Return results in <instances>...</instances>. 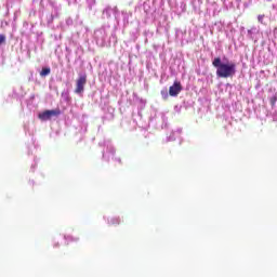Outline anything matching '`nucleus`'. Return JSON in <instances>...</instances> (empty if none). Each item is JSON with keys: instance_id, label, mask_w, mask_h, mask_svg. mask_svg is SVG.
<instances>
[{"instance_id": "obj_1", "label": "nucleus", "mask_w": 277, "mask_h": 277, "mask_svg": "<svg viewBox=\"0 0 277 277\" xmlns=\"http://www.w3.org/2000/svg\"><path fill=\"white\" fill-rule=\"evenodd\" d=\"M212 66L216 68V77L219 79H228L235 77L237 72V65L235 63H222V58L215 57Z\"/></svg>"}, {"instance_id": "obj_2", "label": "nucleus", "mask_w": 277, "mask_h": 277, "mask_svg": "<svg viewBox=\"0 0 277 277\" xmlns=\"http://www.w3.org/2000/svg\"><path fill=\"white\" fill-rule=\"evenodd\" d=\"M85 83H88V76L87 75H80L78 79L76 80V94H83L85 90Z\"/></svg>"}, {"instance_id": "obj_3", "label": "nucleus", "mask_w": 277, "mask_h": 277, "mask_svg": "<svg viewBox=\"0 0 277 277\" xmlns=\"http://www.w3.org/2000/svg\"><path fill=\"white\" fill-rule=\"evenodd\" d=\"M60 114H62V110H60V108L53 110H45L39 114V119L43 121L51 120L53 116H60Z\"/></svg>"}, {"instance_id": "obj_4", "label": "nucleus", "mask_w": 277, "mask_h": 277, "mask_svg": "<svg viewBox=\"0 0 277 277\" xmlns=\"http://www.w3.org/2000/svg\"><path fill=\"white\" fill-rule=\"evenodd\" d=\"M183 91V85L179 81H174L173 85L169 88V94L171 96H179Z\"/></svg>"}, {"instance_id": "obj_5", "label": "nucleus", "mask_w": 277, "mask_h": 277, "mask_svg": "<svg viewBox=\"0 0 277 277\" xmlns=\"http://www.w3.org/2000/svg\"><path fill=\"white\" fill-rule=\"evenodd\" d=\"M49 75H51V68L44 67V68L41 69L40 77H47Z\"/></svg>"}, {"instance_id": "obj_6", "label": "nucleus", "mask_w": 277, "mask_h": 277, "mask_svg": "<svg viewBox=\"0 0 277 277\" xmlns=\"http://www.w3.org/2000/svg\"><path fill=\"white\" fill-rule=\"evenodd\" d=\"M109 223L113 225V226H116L118 224H120V219L119 217H111L109 220Z\"/></svg>"}, {"instance_id": "obj_7", "label": "nucleus", "mask_w": 277, "mask_h": 277, "mask_svg": "<svg viewBox=\"0 0 277 277\" xmlns=\"http://www.w3.org/2000/svg\"><path fill=\"white\" fill-rule=\"evenodd\" d=\"M5 42V35H0V44H3Z\"/></svg>"}]
</instances>
